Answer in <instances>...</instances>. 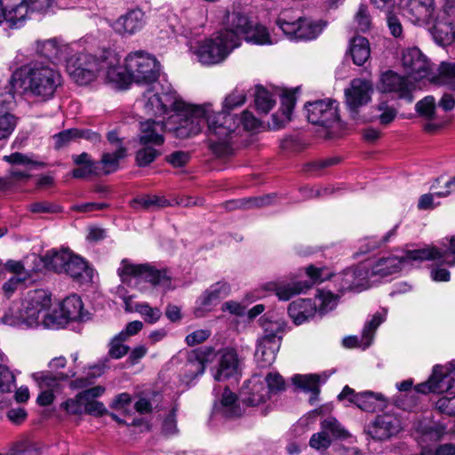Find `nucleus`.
Here are the masks:
<instances>
[{
	"label": "nucleus",
	"mask_w": 455,
	"mask_h": 455,
	"mask_svg": "<svg viewBox=\"0 0 455 455\" xmlns=\"http://www.w3.org/2000/svg\"><path fill=\"white\" fill-rule=\"evenodd\" d=\"M205 124L211 150L218 156L228 155L231 150L228 138L236 130L232 116L213 112L211 105H188L184 109L172 113L166 120L167 132L181 140L198 134Z\"/></svg>",
	"instance_id": "obj_1"
},
{
	"label": "nucleus",
	"mask_w": 455,
	"mask_h": 455,
	"mask_svg": "<svg viewBox=\"0 0 455 455\" xmlns=\"http://www.w3.org/2000/svg\"><path fill=\"white\" fill-rule=\"evenodd\" d=\"M76 376V371L69 370L68 372L52 373L51 371H40L32 374L33 379L40 389L51 390L58 393L61 388V382L67 381Z\"/></svg>",
	"instance_id": "obj_28"
},
{
	"label": "nucleus",
	"mask_w": 455,
	"mask_h": 455,
	"mask_svg": "<svg viewBox=\"0 0 455 455\" xmlns=\"http://www.w3.org/2000/svg\"><path fill=\"white\" fill-rule=\"evenodd\" d=\"M435 100L433 96H427L416 104L417 112L427 119L434 118L435 113Z\"/></svg>",
	"instance_id": "obj_59"
},
{
	"label": "nucleus",
	"mask_w": 455,
	"mask_h": 455,
	"mask_svg": "<svg viewBox=\"0 0 455 455\" xmlns=\"http://www.w3.org/2000/svg\"><path fill=\"white\" fill-rule=\"evenodd\" d=\"M430 80L434 83L447 85L455 92V63L442 62L438 68V74Z\"/></svg>",
	"instance_id": "obj_45"
},
{
	"label": "nucleus",
	"mask_w": 455,
	"mask_h": 455,
	"mask_svg": "<svg viewBox=\"0 0 455 455\" xmlns=\"http://www.w3.org/2000/svg\"><path fill=\"white\" fill-rule=\"evenodd\" d=\"M316 312L315 304L309 299H299L292 301L288 307V314L297 325L314 317Z\"/></svg>",
	"instance_id": "obj_31"
},
{
	"label": "nucleus",
	"mask_w": 455,
	"mask_h": 455,
	"mask_svg": "<svg viewBox=\"0 0 455 455\" xmlns=\"http://www.w3.org/2000/svg\"><path fill=\"white\" fill-rule=\"evenodd\" d=\"M295 96L292 92H284L281 99L282 118L274 114L272 118L275 122V127L279 128L291 120V116L295 106Z\"/></svg>",
	"instance_id": "obj_46"
},
{
	"label": "nucleus",
	"mask_w": 455,
	"mask_h": 455,
	"mask_svg": "<svg viewBox=\"0 0 455 455\" xmlns=\"http://www.w3.org/2000/svg\"><path fill=\"white\" fill-rule=\"evenodd\" d=\"M101 58L97 59L88 53H79L68 61L67 71L79 84H87L100 72Z\"/></svg>",
	"instance_id": "obj_9"
},
{
	"label": "nucleus",
	"mask_w": 455,
	"mask_h": 455,
	"mask_svg": "<svg viewBox=\"0 0 455 455\" xmlns=\"http://www.w3.org/2000/svg\"><path fill=\"white\" fill-rule=\"evenodd\" d=\"M369 272L363 267L347 268L335 276V283L340 292L360 291L367 288Z\"/></svg>",
	"instance_id": "obj_19"
},
{
	"label": "nucleus",
	"mask_w": 455,
	"mask_h": 455,
	"mask_svg": "<svg viewBox=\"0 0 455 455\" xmlns=\"http://www.w3.org/2000/svg\"><path fill=\"white\" fill-rule=\"evenodd\" d=\"M130 205L136 211L164 208L170 205L164 197L156 195H142L130 202Z\"/></svg>",
	"instance_id": "obj_42"
},
{
	"label": "nucleus",
	"mask_w": 455,
	"mask_h": 455,
	"mask_svg": "<svg viewBox=\"0 0 455 455\" xmlns=\"http://www.w3.org/2000/svg\"><path fill=\"white\" fill-rule=\"evenodd\" d=\"M230 286L227 282L219 281L211 285L198 299V307L196 308L195 314L197 317L204 316V312L210 311L211 308L218 304V302L228 296Z\"/></svg>",
	"instance_id": "obj_22"
},
{
	"label": "nucleus",
	"mask_w": 455,
	"mask_h": 455,
	"mask_svg": "<svg viewBox=\"0 0 455 455\" xmlns=\"http://www.w3.org/2000/svg\"><path fill=\"white\" fill-rule=\"evenodd\" d=\"M108 363L109 359L106 357L97 363L90 365L86 376L76 379L71 382L70 386L76 389L90 386L95 379L100 377L109 368Z\"/></svg>",
	"instance_id": "obj_38"
},
{
	"label": "nucleus",
	"mask_w": 455,
	"mask_h": 455,
	"mask_svg": "<svg viewBox=\"0 0 455 455\" xmlns=\"http://www.w3.org/2000/svg\"><path fill=\"white\" fill-rule=\"evenodd\" d=\"M143 106L148 115H163L161 107V100L158 93L147 92L143 95Z\"/></svg>",
	"instance_id": "obj_57"
},
{
	"label": "nucleus",
	"mask_w": 455,
	"mask_h": 455,
	"mask_svg": "<svg viewBox=\"0 0 455 455\" xmlns=\"http://www.w3.org/2000/svg\"><path fill=\"white\" fill-rule=\"evenodd\" d=\"M245 100L246 95L244 92L235 88L230 94L226 97L223 103V111L221 113L232 116L235 122V124L237 125L236 116L230 115L228 111L244 104Z\"/></svg>",
	"instance_id": "obj_52"
},
{
	"label": "nucleus",
	"mask_w": 455,
	"mask_h": 455,
	"mask_svg": "<svg viewBox=\"0 0 455 455\" xmlns=\"http://www.w3.org/2000/svg\"><path fill=\"white\" fill-rule=\"evenodd\" d=\"M321 429L334 438H346L348 433L341 427L339 422L333 417H328L321 421Z\"/></svg>",
	"instance_id": "obj_55"
},
{
	"label": "nucleus",
	"mask_w": 455,
	"mask_h": 455,
	"mask_svg": "<svg viewBox=\"0 0 455 455\" xmlns=\"http://www.w3.org/2000/svg\"><path fill=\"white\" fill-rule=\"evenodd\" d=\"M310 281L297 282L291 284H280L277 283H269L266 285L267 290L274 291L276 296L282 300H288L293 295L299 294L308 290L313 283L316 282H323L329 274L323 275V269L318 268L314 266H308L306 269Z\"/></svg>",
	"instance_id": "obj_12"
},
{
	"label": "nucleus",
	"mask_w": 455,
	"mask_h": 455,
	"mask_svg": "<svg viewBox=\"0 0 455 455\" xmlns=\"http://www.w3.org/2000/svg\"><path fill=\"white\" fill-rule=\"evenodd\" d=\"M380 82L383 92L395 93L399 99H403L408 102L413 100L416 85L408 77L387 71L382 75Z\"/></svg>",
	"instance_id": "obj_17"
},
{
	"label": "nucleus",
	"mask_w": 455,
	"mask_h": 455,
	"mask_svg": "<svg viewBox=\"0 0 455 455\" xmlns=\"http://www.w3.org/2000/svg\"><path fill=\"white\" fill-rule=\"evenodd\" d=\"M404 12L413 23L430 24L434 18V0H408Z\"/></svg>",
	"instance_id": "obj_24"
},
{
	"label": "nucleus",
	"mask_w": 455,
	"mask_h": 455,
	"mask_svg": "<svg viewBox=\"0 0 455 455\" xmlns=\"http://www.w3.org/2000/svg\"><path fill=\"white\" fill-rule=\"evenodd\" d=\"M141 148L136 152V163L140 167H146L153 163L162 152L156 148L157 146L141 144Z\"/></svg>",
	"instance_id": "obj_50"
},
{
	"label": "nucleus",
	"mask_w": 455,
	"mask_h": 455,
	"mask_svg": "<svg viewBox=\"0 0 455 455\" xmlns=\"http://www.w3.org/2000/svg\"><path fill=\"white\" fill-rule=\"evenodd\" d=\"M331 438L330 435L321 429L320 432L314 434L310 440L309 445L317 451H326L331 444Z\"/></svg>",
	"instance_id": "obj_60"
},
{
	"label": "nucleus",
	"mask_w": 455,
	"mask_h": 455,
	"mask_svg": "<svg viewBox=\"0 0 455 455\" xmlns=\"http://www.w3.org/2000/svg\"><path fill=\"white\" fill-rule=\"evenodd\" d=\"M402 64L410 76L415 80L430 75V63L417 47L406 49L402 54Z\"/></svg>",
	"instance_id": "obj_18"
},
{
	"label": "nucleus",
	"mask_w": 455,
	"mask_h": 455,
	"mask_svg": "<svg viewBox=\"0 0 455 455\" xmlns=\"http://www.w3.org/2000/svg\"><path fill=\"white\" fill-rule=\"evenodd\" d=\"M299 20L300 17L293 19L290 17L289 12H283L276 19L275 24L289 39L298 40Z\"/></svg>",
	"instance_id": "obj_44"
},
{
	"label": "nucleus",
	"mask_w": 455,
	"mask_h": 455,
	"mask_svg": "<svg viewBox=\"0 0 455 455\" xmlns=\"http://www.w3.org/2000/svg\"><path fill=\"white\" fill-rule=\"evenodd\" d=\"M437 251H441V255L433 260L443 259V263H445L449 266H455V235L451 236L450 239V246L446 250L439 249L435 246H433Z\"/></svg>",
	"instance_id": "obj_63"
},
{
	"label": "nucleus",
	"mask_w": 455,
	"mask_h": 455,
	"mask_svg": "<svg viewBox=\"0 0 455 455\" xmlns=\"http://www.w3.org/2000/svg\"><path fill=\"white\" fill-rule=\"evenodd\" d=\"M28 14V7L22 0L21 3L8 11L4 9V17L1 19V23L5 22L7 28L11 29L20 28L24 25Z\"/></svg>",
	"instance_id": "obj_36"
},
{
	"label": "nucleus",
	"mask_w": 455,
	"mask_h": 455,
	"mask_svg": "<svg viewBox=\"0 0 455 455\" xmlns=\"http://www.w3.org/2000/svg\"><path fill=\"white\" fill-rule=\"evenodd\" d=\"M72 160L73 163L77 165V167L72 171L73 178L86 179L92 175H102L101 169L100 168V163L93 161L88 153L84 152L80 155H73Z\"/></svg>",
	"instance_id": "obj_29"
},
{
	"label": "nucleus",
	"mask_w": 455,
	"mask_h": 455,
	"mask_svg": "<svg viewBox=\"0 0 455 455\" xmlns=\"http://www.w3.org/2000/svg\"><path fill=\"white\" fill-rule=\"evenodd\" d=\"M455 382V368L450 366L436 365L431 375L433 393H443L451 390Z\"/></svg>",
	"instance_id": "obj_30"
},
{
	"label": "nucleus",
	"mask_w": 455,
	"mask_h": 455,
	"mask_svg": "<svg viewBox=\"0 0 455 455\" xmlns=\"http://www.w3.org/2000/svg\"><path fill=\"white\" fill-rule=\"evenodd\" d=\"M371 92H372L371 84L364 79H354L350 87L346 89V100L353 118H355L357 108L370 100Z\"/></svg>",
	"instance_id": "obj_21"
},
{
	"label": "nucleus",
	"mask_w": 455,
	"mask_h": 455,
	"mask_svg": "<svg viewBox=\"0 0 455 455\" xmlns=\"http://www.w3.org/2000/svg\"><path fill=\"white\" fill-rule=\"evenodd\" d=\"M159 100H161L160 109H162L163 115L167 114L169 111L176 113L188 106V104L172 91L159 94Z\"/></svg>",
	"instance_id": "obj_49"
},
{
	"label": "nucleus",
	"mask_w": 455,
	"mask_h": 455,
	"mask_svg": "<svg viewBox=\"0 0 455 455\" xmlns=\"http://www.w3.org/2000/svg\"><path fill=\"white\" fill-rule=\"evenodd\" d=\"M323 21H311L300 17L298 40H312L316 38L323 29Z\"/></svg>",
	"instance_id": "obj_48"
},
{
	"label": "nucleus",
	"mask_w": 455,
	"mask_h": 455,
	"mask_svg": "<svg viewBox=\"0 0 455 455\" xmlns=\"http://www.w3.org/2000/svg\"><path fill=\"white\" fill-rule=\"evenodd\" d=\"M118 56L113 52H106L101 57L100 72L104 73L107 82L115 84L118 87H124L132 82L130 72L125 67L120 66Z\"/></svg>",
	"instance_id": "obj_15"
},
{
	"label": "nucleus",
	"mask_w": 455,
	"mask_h": 455,
	"mask_svg": "<svg viewBox=\"0 0 455 455\" xmlns=\"http://www.w3.org/2000/svg\"><path fill=\"white\" fill-rule=\"evenodd\" d=\"M259 325L262 333L257 339L255 360L259 367L266 368L276 358L286 332V322L275 314H266L260 317Z\"/></svg>",
	"instance_id": "obj_3"
},
{
	"label": "nucleus",
	"mask_w": 455,
	"mask_h": 455,
	"mask_svg": "<svg viewBox=\"0 0 455 455\" xmlns=\"http://www.w3.org/2000/svg\"><path fill=\"white\" fill-rule=\"evenodd\" d=\"M215 355V350L211 347L191 351L188 355L185 364V378L189 381L202 375L205 371L206 363L212 362Z\"/></svg>",
	"instance_id": "obj_20"
},
{
	"label": "nucleus",
	"mask_w": 455,
	"mask_h": 455,
	"mask_svg": "<svg viewBox=\"0 0 455 455\" xmlns=\"http://www.w3.org/2000/svg\"><path fill=\"white\" fill-rule=\"evenodd\" d=\"M64 273L80 284L89 283L92 281V268L84 259L76 255H73Z\"/></svg>",
	"instance_id": "obj_32"
},
{
	"label": "nucleus",
	"mask_w": 455,
	"mask_h": 455,
	"mask_svg": "<svg viewBox=\"0 0 455 455\" xmlns=\"http://www.w3.org/2000/svg\"><path fill=\"white\" fill-rule=\"evenodd\" d=\"M74 254L69 250L51 251L44 256L45 266L56 273H64Z\"/></svg>",
	"instance_id": "obj_39"
},
{
	"label": "nucleus",
	"mask_w": 455,
	"mask_h": 455,
	"mask_svg": "<svg viewBox=\"0 0 455 455\" xmlns=\"http://www.w3.org/2000/svg\"><path fill=\"white\" fill-rule=\"evenodd\" d=\"M385 321V314L376 313L372 318L366 322L361 339L357 336L347 337L343 339V345L346 347L352 348L363 346V348L370 347L374 338L378 327Z\"/></svg>",
	"instance_id": "obj_25"
},
{
	"label": "nucleus",
	"mask_w": 455,
	"mask_h": 455,
	"mask_svg": "<svg viewBox=\"0 0 455 455\" xmlns=\"http://www.w3.org/2000/svg\"><path fill=\"white\" fill-rule=\"evenodd\" d=\"M52 305L51 294L43 289H36L27 292L18 310L17 317L28 327H35L40 323V318L45 327H50L52 317L46 314Z\"/></svg>",
	"instance_id": "obj_5"
},
{
	"label": "nucleus",
	"mask_w": 455,
	"mask_h": 455,
	"mask_svg": "<svg viewBox=\"0 0 455 455\" xmlns=\"http://www.w3.org/2000/svg\"><path fill=\"white\" fill-rule=\"evenodd\" d=\"M251 21L240 12H226L222 25L219 31L220 39H227L235 48L241 44L242 36H244Z\"/></svg>",
	"instance_id": "obj_13"
},
{
	"label": "nucleus",
	"mask_w": 455,
	"mask_h": 455,
	"mask_svg": "<svg viewBox=\"0 0 455 455\" xmlns=\"http://www.w3.org/2000/svg\"><path fill=\"white\" fill-rule=\"evenodd\" d=\"M36 53L49 60L51 62L60 61L66 59L67 47L60 44L56 39L36 42Z\"/></svg>",
	"instance_id": "obj_35"
},
{
	"label": "nucleus",
	"mask_w": 455,
	"mask_h": 455,
	"mask_svg": "<svg viewBox=\"0 0 455 455\" xmlns=\"http://www.w3.org/2000/svg\"><path fill=\"white\" fill-rule=\"evenodd\" d=\"M13 104L12 92L7 91L4 94H0V140L7 139L16 126V117L10 113Z\"/></svg>",
	"instance_id": "obj_26"
},
{
	"label": "nucleus",
	"mask_w": 455,
	"mask_h": 455,
	"mask_svg": "<svg viewBox=\"0 0 455 455\" xmlns=\"http://www.w3.org/2000/svg\"><path fill=\"white\" fill-rule=\"evenodd\" d=\"M243 37L244 40L248 43H252L255 44L262 45L271 44L273 43L267 29L262 25L252 24V22H251Z\"/></svg>",
	"instance_id": "obj_47"
},
{
	"label": "nucleus",
	"mask_w": 455,
	"mask_h": 455,
	"mask_svg": "<svg viewBox=\"0 0 455 455\" xmlns=\"http://www.w3.org/2000/svg\"><path fill=\"white\" fill-rule=\"evenodd\" d=\"M62 84L60 72L51 64L35 63L16 70L6 86L7 91H20L25 96L36 101L52 100Z\"/></svg>",
	"instance_id": "obj_2"
},
{
	"label": "nucleus",
	"mask_w": 455,
	"mask_h": 455,
	"mask_svg": "<svg viewBox=\"0 0 455 455\" xmlns=\"http://www.w3.org/2000/svg\"><path fill=\"white\" fill-rule=\"evenodd\" d=\"M436 408L447 415H455V395H444L439 398L435 403Z\"/></svg>",
	"instance_id": "obj_64"
},
{
	"label": "nucleus",
	"mask_w": 455,
	"mask_h": 455,
	"mask_svg": "<svg viewBox=\"0 0 455 455\" xmlns=\"http://www.w3.org/2000/svg\"><path fill=\"white\" fill-rule=\"evenodd\" d=\"M350 403H355L364 411H374L378 409H381L385 404L380 394H374L370 391L357 393L350 398Z\"/></svg>",
	"instance_id": "obj_37"
},
{
	"label": "nucleus",
	"mask_w": 455,
	"mask_h": 455,
	"mask_svg": "<svg viewBox=\"0 0 455 455\" xmlns=\"http://www.w3.org/2000/svg\"><path fill=\"white\" fill-rule=\"evenodd\" d=\"M292 382L299 387L309 391L315 398L319 392V377L317 375H295Z\"/></svg>",
	"instance_id": "obj_53"
},
{
	"label": "nucleus",
	"mask_w": 455,
	"mask_h": 455,
	"mask_svg": "<svg viewBox=\"0 0 455 455\" xmlns=\"http://www.w3.org/2000/svg\"><path fill=\"white\" fill-rule=\"evenodd\" d=\"M214 412L225 418H235L242 415L243 411L236 403V395L228 387L222 393L220 402L214 404Z\"/></svg>",
	"instance_id": "obj_33"
},
{
	"label": "nucleus",
	"mask_w": 455,
	"mask_h": 455,
	"mask_svg": "<svg viewBox=\"0 0 455 455\" xmlns=\"http://www.w3.org/2000/svg\"><path fill=\"white\" fill-rule=\"evenodd\" d=\"M402 429L400 419L390 413L378 415L367 425L365 432L373 440L386 441L398 434Z\"/></svg>",
	"instance_id": "obj_14"
},
{
	"label": "nucleus",
	"mask_w": 455,
	"mask_h": 455,
	"mask_svg": "<svg viewBox=\"0 0 455 455\" xmlns=\"http://www.w3.org/2000/svg\"><path fill=\"white\" fill-rule=\"evenodd\" d=\"M134 309L140 314L148 323H156L162 315V312L158 307H152L148 303L137 304Z\"/></svg>",
	"instance_id": "obj_58"
},
{
	"label": "nucleus",
	"mask_w": 455,
	"mask_h": 455,
	"mask_svg": "<svg viewBox=\"0 0 455 455\" xmlns=\"http://www.w3.org/2000/svg\"><path fill=\"white\" fill-rule=\"evenodd\" d=\"M308 122L325 128L338 123V102L331 99L318 100L305 105Z\"/></svg>",
	"instance_id": "obj_11"
},
{
	"label": "nucleus",
	"mask_w": 455,
	"mask_h": 455,
	"mask_svg": "<svg viewBox=\"0 0 455 455\" xmlns=\"http://www.w3.org/2000/svg\"><path fill=\"white\" fill-rule=\"evenodd\" d=\"M284 390V379L278 372H268L264 379L255 374L243 383L239 399L248 406H258Z\"/></svg>",
	"instance_id": "obj_4"
},
{
	"label": "nucleus",
	"mask_w": 455,
	"mask_h": 455,
	"mask_svg": "<svg viewBox=\"0 0 455 455\" xmlns=\"http://www.w3.org/2000/svg\"><path fill=\"white\" fill-rule=\"evenodd\" d=\"M40 453L39 444L29 439H23L10 449V455H40Z\"/></svg>",
	"instance_id": "obj_54"
},
{
	"label": "nucleus",
	"mask_w": 455,
	"mask_h": 455,
	"mask_svg": "<svg viewBox=\"0 0 455 455\" xmlns=\"http://www.w3.org/2000/svg\"><path fill=\"white\" fill-rule=\"evenodd\" d=\"M317 298L320 300L317 310L320 315L331 311L337 306L338 296L332 294L331 291H319Z\"/></svg>",
	"instance_id": "obj_56"
},
{
	"label": "nucleus",
	"mask_w": 455,
	"mask_h": 455,
	"mask_svg": "<svg viewBox=\"0 0 455 455\" xmlns=\"http://www.w3.org/2000/svg\"><path fill=\"white\" fill-rule=\"evenodd\" d=\"M125 69L130 72L132 82L137 84H152L160 74L157 60L142 51L131 52L125 59Z\"/></svg>",
	"instance_id": "obj_7"
},
{
	"label": "nucleus",
	"mask_w": 455,
	"mask_h": 455,
	"mask_svg": "<svg viewBox=\"0 0 455 455\" xmlns=\"http://www.w3.org/2000/svg\"><path fill=\"white\" fill-rule=\"evenodd\" d=\"M61 408L72 415H82L84 413V398H79V393L74 397L62 403Z\"/></svg>",
	"instance_id": "obj_61"
},
{
	"label": "nucleus",
	"mask_w": 455,
	"mask_h": 455,
	"mask_svg": "<svg viewBox=\"0 0 455 455\" xmlns=\"http://www.w3.org/2000/svg\"><path fill=\"white\" fill-rule=\"evenodd\" d=\"M349 53L355 65H363L370 58L371 54L368 40L363 36L354 37L350 41Z\"/></svg>",
	"instance_id": "obj_40"
},
{
	"label": "nucleus",
	"mask_w": 455,
	"mask_h": 455,
	"mask_svg": "<svg viewBox=\"0 0 455 455\" xmlns=\"http://www.w3.org/2000/svg\"><path fill=\"white\" fill-rule=\"evenodd\" d=\"M121 265L117 272L123 280L124 276L133 275L154 286H161L164 289L171 287V278L167 276L165 271L158 270L148 264H131L126 259H123Z\"/></svg>",
	"instance_id": "obj_10"
},
{
	"label": "nucleus",
	"mask_w": 455,
	"mask_h": 455,
	"mask_svg": "<svg viewBox=\"0 0 455 455\" xmlns=\"http://www.w3.org/2000/svg\"><path fill=\"white\" fill-rule=\"evenodd\" d=\"M430 32L435 41L446 45L455 40V9H443L435 20Z\"/></svg>",
	"instance_id": "obj_16"
},
{
	"label": "nucleus",
	"mask_w": 455,
	"mask_h": 455,
	"mask_svg": "<svg viewBox=\"0 0 455 455\" xmlns=\"http://www.w3.org/2000/svg\"><path fill=\"white\" fill-rule=\"evenodd\" d=\"M275 100L272 94L261 86L256 87L255 106L259 112L267 114L275 106Z\"/></svg>",
	"instance_id": "obj_51"
},
{
	"label": "nucleus",
	"mask_w": 455,
	"mask_h": 455,
	"mask_svg": "<svg viewBox=\"0 0 455 455\" xmlns=\"http://www.w3.org/2000/svg\"><path fill=\"white\" fill-rule=\"evenodd\" d=\"M440 253L441 251L434 247H425L417 250H408L401 258L395 256L381 258L373 264L369 272V276L386 277L399 272L402 266L434 259L440 256Z\"/></svg>",
	"instance_id": "obj_6"
},
{
	"label": "nucleus",
	"mask_w": 455,
	"mask_h": 455,
	"mask_svg": "<svg viewBox=\"0 0 455 455\" xmlns=\"http://www.w3.org/2000/svg\"><path fill=\"white\" fill-rule=\"evenodd\" d=\"M140 143L152 146H162L164 143V133L167 132L166 121L156 122L148 119L140 123Z\"/></svg>",
	"instance_id": "obj_27"
},
{
	"label": "nucleus",
	"mask_w": 455,
	"mask_h": 455,
	"mask_svg": "<svg viewBox=\"0 0 455 455\" xmlns=\"http://www.w3.org/2000/svg\"><path fill=\"white\" fill-rule=\"evenodd\" d=\"M145 13L140 9H133L121 15L112 23V28L119 35H133L145 25Z\"/></svg>",
	"instance_id": "obj_23"
},
{
	"label": "nucleus",
	"mask_w": 455,
	"mask_h": 455,
	"mask_svg": "<svg viewBox=\"0 0 455 455\" xmlns=\"http://www.w3.org/2000/svg\"><path fill=\"white\" fill-rule=\"evenodd\" d=\"M63 317L69 321H79L84 319L83 302L79 296L73 294L67 297L60 305Z\"/></svg>",
	"instance_id": "obj_41"
},
{
	"label": "nucleus",
	"mask_w": 455,
	"mask_h": 455,
	"mask_svg": "<svg viewBox=\"0 0 455 455\" xmlns=\"http://www.w3.org/2000/svg\"><path fill=\"white\" fill-rule=\"evenodd\" d=\"M238 358L235 350L225 349L219 362V369L214 375L217 381H221L225 379L234 376L237 372Z\"/></svg>",
	"instance_id": "obj_34"
},
{
	"label": "nucleus",
	"mask_w": 455,
	"mask_h": 455,
	"mask_svg": "<svg viewBox=\"0 0 455 455\" xmlns=\"http://www.w3.org/2000/svg\"><path fill=\"white\" fill-rule=\"evenodd\" d=\"M126 149L124 147L117 148L113 153H104L100 163L102 175H108L115 172L119 167V162L124 158Z\"/></svg>",
	"instance_id": "obj_43"
},
{
	"label": "nucleus",
	"mask_w": 455,
	"mask_h": 455,
	"mask_svg": "<svg viewBox=\"0 0 455 455\" xmlns=\"http://www.w3.org/2000/svg\"><path fill=\"white\" fill-rule=\"evenodd\" d=\"M15 387V377L5 365H0V391L11 392Z\"/></svg>",
	"instance_id": "obj_62"
},
{
	"label": "nucleus",
	"mask_w": 455,
	"mask_h": 455,
	"mask_svg": "<svg viewBox=\"0 0 455 455\" xmlns=\"http://www.w3.org/2000/svg\"><path fill=\"white\" fill-rule=\"evenodd\" d=\"M235 48L227 39H220L217 32L215 37L199 42L194 53L202 64L214 65L222 62Z\"/></svg>",
	"instance_id": "obj_8"
}]
</instances>
